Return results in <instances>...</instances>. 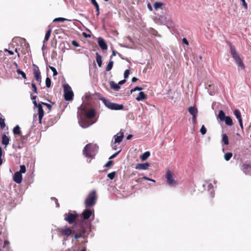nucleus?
Listing matches in <instances>:
<instances>
[{"mask_svg":"<svg viewBox=\"0 0 251 251\" xmlns=\"http://www.w3.org/2000/svg\"><path fill=\"white\" fill-rule=\"evenodd\" d=\"M78 111L77 112V118L78 120V124L82 128H85L95 123V122L90 123L89 120H87L82 117V114L86 112L84 107H83V106L81 105L78 108Z\"/></svg>","mask_w":251,"mask_h":251,"instance_id":"nucleus-1","label":"nucleus"},{"mask_svg":"<svg viewBox=\"0 0 251 251\" xmlns=\"http://www.w3.org/2000/svg\"><path fill=\"white\" fill-rule=\"evenodd\" d=\"M98 149L96 144H88L83 150V154L87 157L93 158L98 152Z\"/></svg>","mask_w":251,"mask_h":251,"instance_id":"nucleus-2","label":"nucleus"},{"mask_svg":"<svg viewBox=\"0 0 251 251\" xmlns=\"http://www.w3.org/2000/svg\"><path fill=\"white\" fill-rule=\"evenodd\" d=\"M100 100L108 108L113 110H119L124 108L123 104L111 102L109 100L104 98H101Z\"/></svg>","mask_w":251,"mask_h":251,"instance_id":"nucleus-3","label":"nucleus"},{"mask_svg":"<svg viewBox=\"0 0 251 251\" xmlns=\"http://www.w3.org/2000/svg\"><path fill=\"white\" fill-rule=\"evenodd\" d=\"M97 196L95 191L90 192L85 201V207L88 208L89 207L93 206L95 204Z\"/></svg>","mask_w":251,"mask_h":251,"instance_id":"nucleus-4","label":"nucleus"},{"mask_svg":"<svg viewBox=\"0 0 251 251\" xmlns=\"http://www.w3.org/2000/svg\"><path fill=\"white\" fill-rule=\"evenodd\" d=\"M59 232L62 236H65L64 238L63 244H66V241L67 240V237L70 236L72 234L75 233V231H73L70 227L65 226L64 227L60 228L59 229Z\"/></svg>","mask_w":251,"mask_h":251,"instance_id":"nucleus-5","label":"nucleus"},{"mask_svg":"<svg viewBox=\"0 0 251 251\" xmlns=\"http://www.w3.org/2000/svg\"><path fill=\"white\" fill-rule=\"evenodd\" d=\"M64 98L66 100H71L74 97V93L68 84L64 85Z\"/></svg>","mask_w":251,"mask_h":251,"instance_id":"nucleus-6","label":"nucleus"},{"mask_svg":"<svg viewBox=\"0 0 251 251\" xmlns=\"http://www.w3.org/2000/svg\"><path fill=\"white\" fill-rule=\"evenodd\" d=\"M218 118L222 122H225V124L228 126H231L233 125V122L231 118L229 116H226L224 112L221 110L219 112Z\"/></svg>","mask_w":251,"mask_h":251,"instance_id":"nucleus-7","label":"nucleus"},{"mask_svg":"<svg viewBox=\"0 0 251 251\" xmlns=\"http://www.w3.org/2000/svg\"><path fill=\"white\" fill-rule=\"evenodd\" d=\"M37 109L38 111V118H39V123L41 124L42 120L44 115V112L42 107V104L41 102L38 103L36 106H34Z\"/></svg>","mask_w":251,"mask_h":251,"instance_id":"nucleus-8","label":"nucleus"},{"mask_svg":"<svg viewBox=\"0 0 251 251\" xmlns=\"http://www.w3.org/2000/svg\"><path fill=\"white\" fill-rule=\"evenodd\" d=\"M64 220L70 224H73L76 218V215L72 213H66L64 214Z\"/></svg>","mask_w":251,"mask_h":251,"instance_id":"nucleus-9","label":"nucleus"},{"mask_svg":"<svg viewBox=\"0 0 251 251\" xmlns=\"http://www.w3.org/2000/svg\"><path fill=\"white\" fill-rule=\"evenodd\" d=\"M33 66L34 67L33 71L35 79L37 82L41 83V73H40L39 69L38 67L35 64H33Z\"/></svg>","mask_w":251,"mask_h":251,"instance_id":"nucleus-10","label":"nucleus"},{"mask_svg":"<svg viewBox=\"0 0 251 251\" xmlns=\"http://www.w3.org/2000/svg\"><path fill=\"white\" fill-rule=\"evenodd\" d=\"M166 177L167 183L170 186H175L176 185L177 181L174 179L173 174H167Z\"/></svg>","mask_w":251,"mask_h":251,"instance_id":"nucleus-11","label":"nucleus"},{"mask_svg":"<svg viewBox=\"0 0 251 251\" xmlns=\"http://www.w3.org/2000/svg\"><path fill=\"white\" fill-rule=\"evenodd\" d=\"M234 114L236 118L238 120L239 125L242 129L243 128V125L241 118V114L240 111L238 109H235L234 111Z\"/></svg>","mask_w":251,"mask_h":251,"instance_id":"nucleus-12","label":"nucleus"},{"mask_svg":"<svg viewBox=\"0 0 251 251\" xmlns=\"http://www.w3.org/2000/svg\"><path fill=\"white\" fill-rule=\"evenodd\" d=\"M123 138L124 133L121 131L114 135L113 137L115 143H117L118 144H120L122 141Z\"/></svg>","mask_w":251,"mask_h":251,"instance_id":"nucleus-13","label":"nucleus"},{"mask_svg":"<svg viewBox=\"0 0 251 251\" xmlns=\"http://www.w3.org/2000/svg\"><path fill=\"white\" fill-rule=\"evenodd\" d=\"M98 44L100 48L103 50H106L107 49V45L104 40L102 38H99Z\"/></svg>","mask_w":251,"mask_h":251,"instance_id":"nucleus-14","label":"nucleus"},{"mask_svg":"<svg viewBox=\"0 0 251 251\" xmlns=\"http://www.w3.org/2000/svg\"><path fill=\"white\" fill-rule=\"evenodd\" d=\"M230 51L232 57L235 61L241 59L239 55L236 52L235 49L231 45L230 46Z\"/></svg>","mask_w":251,"mask_h":251,"instance_id":"nucleus-15","label":"nucleus"},{"mask_svg":"<svg viewBox=\"0 0 251 251\" xmlns=\"http://www.w3.org/2000/svg\"><path fill=\"white\" fill-rule=\"evenodd\" d=\"M96 111L94 109L92 108L87 111L85 114V116L87 119H92L95 116Z\"/></svg>","mask_w":251,"mask_h":251,"instance_id":"nucleus-16","label":"nucleus"},{"mask_svg":"<svg viewBox=\"0 0 251 251\" xmlns=\"http://www.w3.org/2000/svg\"><path fill=\"white\" fill-rule=\"evenodd\" d=\"M13 179L17 183H20L23 179L22 174H14L13 176Z\"/></svg>","mask_w":251,"mask_h":251,"instance_id":"nucleus-17","label":"nucleus"},{"mask_svg":"<svg viewBox=\"0 0 251 251\" xmlns=\"http://www.w3.org/2000/svg\"><path fill=\"white\" fill-rule=\"evenodd\" d=\"M189 112L192 115L194 118H197L198 114V109L195 106H190L188 108Z\"/></svg>","mask_w":251,"mask_h":251,"instance_id":"nucleus-18","label":"nucleus"},{"mask_svg":"<svg viewBox=\"0 0 251 251\" xmlns=\"http://www.w3.org/2000/svg\"><path fill=\"white\" fill-rule=\"evenodd\" d=\"M149 166V164L148 163H138L136 164L135 168L138 170H146Z\"/></svg>","mask_w":251,"mask_h":251,"instance_id":"nucleus-19","label":"nucleus"},{"mask_svg":"<svg viewBox=\"0 0 251 251\" xmlns=\"http://www.w3.org/2000/svg\"><path fill=\"white\" fill-rule=\"evenodd\" d=\"M92 211L90 210H85L83 213L82 215L84 219H88L92 214Z\"/></svg>","mask_w":251,"mask_h":251,"instance_id":"nucleus-20","label":"nucleus"},{"mask_svg":"<svg viewBox=\"0 0 251 251\" xmlns=\"http://www.w3.org/2000/svg\"><path fill=\"white\" fill-rule=\"evenodd\" d=\"M9 137L5 134H3L2 137V144L5 146V147L8 145L9 142Z\"/></svg>","mask_w":251,"mask_h":251,"instance_id":"nucleus-21","label":"nucleus"},{"mask_svg":"<svg viewBox=\"0 0 251 251\" xmlns=\"http://www.w3.org/2000/svg\"><path fill=\"white\" fill-rule=\"evenodd\" d=\"M146 98V95L143 92H140L138 97L136 98V100L139 101L145 100Z\"/></svg>","mask_w":251,"mask_h":251,"instance_id":"nucleus-22","label":"nucleus"},{"mask_svg":"<svg viewBox=\"0 0 251 251\" xmlns=\"http://www.w3.org/2000/svg\"><path fill=\"white\" fill-rule=\"evenodd\" d=\"M96 61L99 67H101L102 65V60L101 55L98 53H96Z\"/></svg>","mask_w":251,"mask_h":251,"instance_id":"nucleus-23","label":"nucleus"},{"mask_svg":"<svg viewBox=\"0 0 251 251\" xmlns=\"http://www.w3.org/2000/svg\"><path fill=\"white\" fill-rule=\"evenodd\" d=\"M92 3L94 5L97 11V16H99L100 15V7L98 3L96 0H91Z\"/></svg>","mask_w":251,"mask_h":251,"instance_id":"nucleus-24","label":"nucleus"},{"mask_svg":"<svg viewBox=\"0 0 251 251\" xmlns=\"http://www.w3.org/2000/svg\"><path fill=\"white\" fill-rule=\"evenodd\" d=\"M110 85L111 88L115 91H118L120 88L119 84L115 83L114 81H111Z\"/></svg>","mask_w":251,"mask_h":251,"instance_id":"nucleus-25","label":"nucleus"},{"mask_svg":"<svg viewBox=\"0 0 251 251\" xmlns=\"http://www.w3.org/2000/svg\"><path fill=\"white\" fill-rule=\"evenodd\" d=\"M150 155V152L149 151L145 152L142 154L140 157L142 160L144 161L146 160Z\"/></svg>","mask_w":251,"mask_h":251,"instance_id":"nucleus-26","label":"nucleus"},{"mask_svg":"<svg viewBox=\"0 0 251 251\" xmlns=\"http://www.w3.org/2000/svg\"><path fill=\"white\" fill-rule=\"evenodd\" d=\"M51 32V29H49V30L47 31V32H46V34H45V38H44V41H43V44H45V43L46 42H47V41H48V40H49V38H50V36Z\"/></svg>","mask_w":251,"mask_h":251,"instance_id":"nucleus-27","label":"nucleus"},{"mask_svg":"<svg viewBox=\"0 0 251 251\" xmlns=\"http://www.w3.org/2000/svg\"><path fill=\"white\" fill-rule=\"evenodd\" d=\"M235 62H236V63L237 64L238 67L239 68H240L241 69L244 70L245 69L244 64L241 59L236 61Z\"/></svg>","mask_w":251,"mask_h":251,"instance_id":"nucleus-28","label":"nucleus"},{"mask_svg":"<svg viewBox=\"0 0 251 251\" xmlns=\"http://www.w3.org/2000/svg\"><path fill=\"white\" fill-rule=\"evenodd\" d=\"M13 133L15 134L20 135L21 134V131L20 130V126L17 125L13 130Z\"/></svg>","mask_w":251,"mask_h":251,"instance_id":"nucleus-29","label":"nucleus"},{"mask_svg":"<svg viewBox=\"0 0 251 251\" xmlns=\"http://www.w3.org/2000/svg\"><path fill=\"white\" fill-rule=\"evenodd\" d=\"M251 169V165L249 164L245 163L242 166V170L243 171L250 170Z\"/></svg>","mask_w":251,"mask_h":251,"instance_id":"nucleus-30","label":"nucleus"},{"mask_svg":"<svg viewBox=\"0 0 251 251\" xmlns=\"http://www.w3.org/2000/svg\"><path fill=\"white\" fill-rule=\"evenodd\" d=\"M222 141L226 145H227L229 144L228 138L226 134H224L223 135Z\"/></svg>","mask_w":251,"mask_h":251,"instance_id":"nucleus-31","label":"nucleus"},{"mask_svg":"<svg viewBox=\"0 0 251 251\" xmlns=\"http://www.w3.org/2000/svg\"><path fill=\"white\" fill-rule=\"evenodd\" d=\"M232 156V153L230 152H226L224 155V158L226 161H229Z\"/></svg>","mask_w":251,"mask_h":251,"instance_id":"nucleus-32","label":"nucleus"},{"mask_svg":"<svg viewBox=\"0 0 251 251\" xmlns=\"http://www.w3.org/2000/svg\"><path fill=\"white\" fill-rule=\"evenodd\" d=\"M113 61H110L109 62L107 66L106 67V71L107 72L110 71L112 69V68L113 67Z\"/></svg>","mask_w":251,"mask_h":251,"instance_id":"nucleus-33","label":"nucleus"},{"mask_svg":"<svg viewBox=\"0 0 251 251\" xmlns=\"http://www.w3.org/2000/svg\"><path fill=\"white\" fill-rule=\"evenodd\" d=\"M9 242L7 240H5L3 245V248L5 250V251H9Z\"/></svg>","mask_w":251,"mask_h":251,"instance_id":"nucleus-34","label":"nucleus"},{"mask_svg":"<svg viewBox=\"0 0 251 251\" xmlns=\"http://www.w3.org/2000/svg\"><path fill=\"white\" fill-rule=\"evenodd\" d=\"M30 97L31 99L32 100V102L34 104V106H36L38 104V103L37 102V101L36 100V96H34L32 94H30Z\"/></svg>","mask_w":251,"mask_h":251,"instance_id":"nucleus-35","label":"nucleus"},{"mask_svg":"<svg viewBox=\"0 0 251 251\" xmlns=\"http://www.w3.org/2000/svg\"><path fill=\"white\" fill-rule=\"evenodd\" d=\"M207 187L208 188V191L210 192V193L211 195V197H213L214 195H213V185H212V184H208Z\"/></svg>","mask_w":251,"mask_h":251,"instance_id":"nucleus-36","label":"nucleus"},{"mask_svg":"<svg viewBox=\"0 0 251 251\" xmlns=\"http://www.w3.org/2000/svg\"><path fill=\"white\" fill-rule=\"evenodd\" d=\"M17 73L18 75H21L24 79H26V75L23 71L20 69H17Z\"/></svg>","mask_w":251,"mask_h":251,"instance_id":"nucleus-37","label":"nucleus"},{"mask_svg":"<svg viewBox=\"0 0 251 251\" xmlns=\"http://www.w3.org/2000/svg\"><path fill=\"white\" fill-rule=\"evenodd\" d=\"M163 5V3L162 2H156L154 4V7L155 9H157L160 8Z\"/></svg>","mask_w":251,"mask_h":251,"instance_id":"nucleus-38","label":"nucleus"},{"mask_svg":"<svg viewBox=\"0 0 251 251\" xmlns=\"http://www.w3.org/2000/svg\"><path fill=\"white\" fill-rule=\"evenodd\" d=\"M0 126L1 129H3L5 126L4 119L2 118H0Z\"/></svg>","mask_w":251,"mask_h":251,"instance_id":"nucleus-39","label":"nucleus"},{"mask_svg":"<svg viewBox=\"0 0 251 251\" xmlns=\"http://www.w3.org/2000/svg\"><path fill=\"white\" fill-rule=\"evenodd\" d=\"M46 85L48 88H50L51 86V80L49 77H47L46 79Z\"/></svg>","mask_w":251,"mask_h":251,"instance_id":"nucleus-40","label":"nucleus"},{"mask_svg":"<svg viewBox=\"0 0 251 251\" xmlns=\"http://www.w3.org/2000/svg\"><path fill=\"white\" fill-rule=\"evenodd\" d=\"M207 131L206 128L204 126V125H202L201 128L200 132L202 135H204L206 134Z\"/></svg>","mask_w":251,"mask_h":251,"instance_id":"nucleus-41","label":"nucleus"},{"mask_svg":"<svg viewBox=\"0 0 251 251\" xmlns=\"http://www.w3.org/2000/svg\"><path fill=\"white\" fill-rule=\"evenodd\" d=\"M26 168L25 165H21L20 166V170L19 171L17 172L16 173H25Z\"/></svg>","mask_w":251,"mask_h":251,"instance_id":"nucleus-42","label":"nucleus"},{"mask_svg":"<svg viewBox=\"0 0 251 251\" xmlns=\"http://www.w3.org/2000/svg\"><path fill=\"white\" fill-rule=\"evenodd\" d=\"M68 20L67 19H65V18H55L54 20H53V22H64V21H67Z\"/></svg>","mask_w":251,"mask_h":251,"instance_id":"nucleus-43","label":"nucleus"},{"mask_svg":"<svg viewBox=\"0 0 251 251\" xmlns=\"http://www.w3.org/2000/svg\"><path fill=\"white\" fill-rule=\"evenodd\" d=\"M49 68L52 71L53 75L54 76L58 74V73H57L56 69L54 67L49 66Z\"/></svg>","mask_w":251,"mask_h":251,"instance_id":"nucleus-44","label":"nucleus"},{"mask_svg":"<svg viewBox=\"0 0 251 251\" xmlns=\"http://www.w3.org/2000/svg\"><path fill=\"white\" fill-rule=\"evenodd\" d=\"M41 102L42 104V105H44L46 106L47 108L49 109V111H50L51 110V109L52 108V106L50 104L46 103V102Z\"/></svg>","mask_w":251,"mask_h":251,"instance_id":"nucleus-45","label":"nucleus"},{"mask_svg":"<svg viewBox=\"0 0 251 251\" xmlns=\"http://www.w3.org/2000/svg\"><path fill=\"white\" fill-rule=\"evenodd\" d=\"M129 75V70H126L124 73V78H127L128 77Z\"/></svg>","mask_w":251,"mask_h":251,"instance_id":"nucleus-46","label":"nucleus"},{"mask_svg":"<svg viewBox=\"0 0 251 251\" xmlns=\"http://www.w3.org/2000/svg\"><path fill=\"white\" fill-rule=\"evenodd\" d=\"M241 1L242 2V5L244 7V8L245 9H247V8H248V5H247V3H246V2L245 1V0H241Z\"/></svg>","mask_w":251,"mask_h":251,"instance_id":"nucleus-47","label":"nucleus"},{"mask_svg":"<svg viewBox=\"0 0 251 251\" xmlns=\"http://www.w3.org/2000/svg\"><path fill=\"white\" fill-rule=\"evenodd\" d=\"M142 90V88L139 87H136L134 89L131 90V93H132L133 92L136 91H141Z\"/></svg>","mask_w":251,"mask_h":251,"instance_id":"nucleus-48","label":"nucleus"},{"mask_svg":"<svg viewBox=\"0 0 251 251\" xmlns=\"http://www.w3.org/2000/svg\"><path fill=\"white\" fill-rule=\"evenodd\" d=\"M117 143H115V142L112 141L111 142V147L112 149L114 150H117Z\"/></svg>","mask_w":251,"mask_h":251,"instance_id":"nucleus-49","label":"nucleus"},{"mask_svg":"<svg viewBox=\"0 0 251 251\" xmlns=\"http://www.w3.org/2000/svg\"><path fill=\"white\" fill-rule=\"evenodd\" d=\"M31 86H32V88L33 89V91H34V93H37V89L35 84L34 83H32Z\"/></svg>","mask_w":251,"mask_h":251,"instance_id":"nucleus-50","label":"nucleus"},{"mask_svg":"<svg viewBox=\"0 0 251 251\" xmlns=\"http://www.w3.org/2000/svg\"><path fill=\"white\" fill-rule=\"evenodd\" d=\"M74 238L75 239L79 238L80 237H82L83 235L82 234H81V233L80 234H77L75 232V233H74Z\"/></svg>","mask_w":251,"mask_h":251,"instance_id":"nucleus-51","label":"nucleus"},{"mask_svg":"<svg viewBox=\"0 0 251 251\" xmlns=\"http://www.w3.org/2000/svg\"><path fill=\"white\" fill-rule=\"evenodd\" d=\"M121 150H120V151H117V152H116L115 153L113 154V155H112L109 159H112L114 157H115L120 152H121Z\"/></svg>","mask_w":251,"mask_h":251,"instance_id":"nucleus-52","label":"nucleus"},{"mask_svg":"<svg viewBox=\"0 0 251 251\" xmlns=\"http://www.w3.org/2000/svg\"><path fill=\"white\" fill-rule=\"evenodd\" d=\"M72 44L75 47H78L79 46V44L76 41H75V40L72 41Z\"/></svg>","mask_w":251,"mask_h":251,"instance_id":"nucleus-53","label":"nucleus"},{"mask_svg":"<svg viewBox=\"0 0 251 251\" xmlns=\"http://www.w3.org/2000/svg\"><path fill=\"white\" fill-rule=\"evenodd\" d=\"M115 174H108L107 176L110 179H113L115 177Z\"/></svg>","mask_w":251,"mask_h":251,"instance_id":"nucleus-54","label":"nucleus"},{"mask_svg":"<svg viewBox=\"0 0 251 251\" xmlns=\"http://www.w3.org/2000/svg\"><path fill=\"white\" fill-rule=\"evenodd\" d=\"M112 164V161L109 160L104 165V167H108Z\"/></svg>","mask_w":251,"mask_h":251,"instance_id":"nucleus-55","label":"nucleus"},{"mask_svg":"<svg viewBox=\"0 0 251 251\" xmlns=\"http://www.w3.org/2000/svg\"><path fill=\"white\" fill-rule=\"evenodd\" d=\"M182 42H183V44H185L186 45H188V44H189L188 41L185 38L182 39Z\"/></svg>","mask_w":251,"mask_h":251,"instance_id":"nucleus-56","label":"nucleus"},{"mask_svg":"<svg viewBox=\"0 0 251 251\" xmlns=\"http://www.w3.org/2000/svg\"><path fill=\"white\" fill-rule=\"evenodd\" d=\"M126 82V79H124L122 80H121L119 82L118 84L119 85H123Z\"/></svg>","mask_w":251,"mask_h":251,"instance_id":"nucleus-57","label":"nucleus"},{"mask_svg":"<svg viewBox=\"0 0 251 251\" xmlns=\"http://www.w3.org/2000/svg\"><path fill=\"white\" fill-rule=\"evenodd\" d=\"M138 80V78L136 77H133L132 78L131 81L132 82H135Z\"/></svg>","mask_w":251,"mask_h":251,"instance_id":"nucleus-58","label":"nucleus"},{"mask_svg":"<svg viewBox=\"0 0 251 251\" xmlns=\"http://www.w3.org/2000/svg\"><path fill=\"white\" fill-rule=\"evenodd\" d=\"M52 199H53V200H54L55 202L56 205V207H58V206H59V204H58V203L57 202V199H56V198H52Z\"/></svg>","mask_w":251,"mask_h":251,"instance_id":"nucleus-59","label":"nucleus"},{"mask_svg":"<svg viewBox=\"0 0 251 251\" xmlns=\"http://www.w3.org/2000/svg\"><path fill=\"white\" fill-rule=\"evenodd\" d=\"M116 51L115 50L112 51V55L111 56L110 58H111L113 56H116Z\"/></svg>","mask_w":251,"mask_h":251,"instance_id":"nucleus-60","label":"nucleus"},{"mask_svg":"<svg viewBox=\"0 0 251 251\" xmlns=\"http://www.w3.org/2000/svg\"><path fill=\"white\" fill-rule=\"evenodd\" d=\"M2 155V150L1 147H0V158H1Z\"/></svg>","mask_w":251,"mask_h":251,"instance_id":"nucleus-61","label":"nucleus"},{"mask_svg":"<svg viewBox=\"0 0 251 251\" xmlns=\"http://www.w3.org/2000/svg\"><path fill=\"white\" fill-rule=\"evenodd\" d=\"M143 178H144V179H145L149 180H150V181H153V182H155V181H154V180L151 179H150V178H148V177H143Z\"/></svg>","mask_w":251,"mask_h":251,"instance_id":"nucleus-62","label":"nucleus"},{"mask_svg":"<svg viewBox=\"0 0 251 251\" xmlns=\"http://www.w3.org/2000/svg\"><path fill=\"white\" fill-rule=\"evenodd\" d=\"M132 137V135L131 134H129V135L127 136L126 139L127 140H129Z\"/></svg>","mask_w":251,"mask_h":251,"instance_id":"nucleus-63","label":"nucleus"},{"mask_svg":"<svg viewBox=\"0 0 251 251\" xmlns=\"http://www.w3.org/2000/svg\"><path fill=\"white\" fill-rule=\"evenodd\" d=\"M209 93L210 95H214L215 94V92L214 91H209Z\"/></svg>","mask_w":251,"mask_h":251,"instance_id":"nucleus-64","label":"nucleus"}]
</instances>
